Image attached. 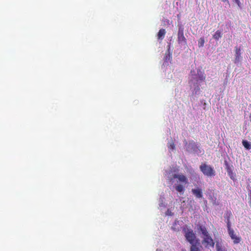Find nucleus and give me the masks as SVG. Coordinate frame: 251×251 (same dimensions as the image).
<instances>
[{
    "instance_id": "1",
    "label": "nucleus",
    "mask_w": 251,
    "mask_h": 251,
    "mask_svg": "<svg viewBox=\"0 0 251 251\" xmlns=\"http://www.w3.org/2000/svg\"><path fill=\"white\" fill-rule=\"evenodd\" d=\"M173 176V178L178 179L177 181V182H179L182 183L176 185L175 189L178 192L183 194L185 191V185L188 183L187 178L182 174H174Z\"/></svg>"
},
{
    "instance_id": "2",
    "label": "nucleus",
    "mask_w": 251,
    "mask_h": 251,
    "mask_svg": "<svg viewBox=\"0 0 251 251\" xmlns=\"http://www.w3.org/2000/svg\"><path fill=\"white\" fill-rule=\"evenodd\" d=\"M185 147L188 151L194 152L197 153L201 152L200 147L193 140L190 141L188 143L186 140H184Z\"/></svg>"
},
{
    "instance_id": "3",
    "label": "nucleus",
    "mask_w": 251,
    "mask_h": 251,
    "mask_svg": "<svg viewBox=\"0 0 251 251\" xmlns=\"http://www.w3.org/2000/svg\"><path fill=\"white\" fill-rule=\"evenodd\" d=\"M201 171L204 175L212 177L215 176V171L213 168L206 164H202L200 167Z\"/></svg>"
},
{
    "instance_id": "4",
    "label": "nucleus",
    "mask_w": 251,
    "mask_h": 251,
    "mask_svg": "<svg viewBox=\"0 0 251 251\" xmlns=\"http://www.w3.org/2000/svg\"><path fill=\"white\" fill-rule=\"evenodd\" d=\"M177 42L179 44L187 45V40L184 35V27L182 25H178Z\"/></svg>"
},
{
    "instance_id": "5",
    "label": "nucleus",
    "mask_w": 251,
    "mask_h": 251,
    "mask_svg": "<svg viewBox=\"0 0 251 251\" xmlns=\"http://www.w3.org/2000/svg\"><path fill=\"white\" fill-rule=\"evenodd\" d=\"M202 243L204 245L205 247L206 248L208 247H214L215 243L213 241V240L210 236V235H208L207 236L203 237V239L202 241Z\"/></svg>"
},
{
    "instance_id": "6",
    "label": "nucleus",
    "mask_w": 251,
    "mask_h": 251,
    "mask_svg": "<svg viewBox=\"0 0 251 251\" xmlns=\"http://www.w3.org/2000/svg\"><path fill=\"white\" fill-rule=\"evenodd\" d=\"M228 234L230 238L233 240V243L235 244H238L241 240L240 237L237 236L235 233L234 230L231 228H228Z\"/></svg>"
},
{
    "instance_id": "7",
    "label": "nucleus",
    "mask_w": 251,
    "mask_h": 251,
    "mask_svg": "<svg viewBox=\"0 0 251 251\" xmlns=\"http://www.w3.org/2000/svg\"><path fill=\"white\" fill-rule=\"evenodd\" d=\"M185 238L188 242L190 244H193L196 238V236L193 230H188L185 233Z\"/></svg>"
},
{
    "instance_id": "8",
    "label": "nucleus",
    "mask_w": 251,
    "mask_h": 251,
    "mask_svg": "<svg viewBox=\"0 0 251 251\" xmlns=\"http://www.w3.org/2000/svg\"><path fill=\"white\" fill-rule=\"evenodd\" d=\"M205 79V76L204 75V73L201 71H198L197 75H194L193 77L192 80H194L196 82H198L199 81H203Z\"/></svg>"
},
{
    "instance_id": "9",
    "label": "nucleus",
    "mask_w": 251,
    "mask_h": 251,
    "mask_svg": "<svg viewBox=\"0 0 251 251\" xmlns=\"http://www.w3.org/2000/svg\"><path fill=\"white\" fill-rule=\"evenodd\" d=\"M225 163L226 166V169L228 176L231 179L234 180L235 175L233 173L231 167L228 164L227 161L225 160Z\"/></svg>"
},
{
    "instance_id": "10",
    "label": "nucleus",
    "mask_w": 251,
    "mask_h": 251,
    "mask_svg": "<svg viewBox=\"0 0 251 251\" xmlns=\"http://www.w3.org/2000/svg\"><path fill=\"white\" fill-rule=\"evenodd\" d=\"M232 216V213L230 211H227L225 214V219L226 222L227 224V227L228 228H231V223L230 222V218Z\"/></svg>"
},
{
    "instance_id": "11",
    "label": "nucleus",
    "mask_w": 251,
    "mask_h": 251,
    "mask_svg": "<svg viewBox=\"0 0 251 251\" xmlns=\"http://www.w3.org/2000/svg\"><path fill=\"white\" fill-rule=\"evenodd\" d=\"M235 63H238L240 61L241 59V49L236 47L235 48Z\"/></svg>"
},
{
    "instance_id": "12",
    "label": "nucleus",
    "mask_w": 251,
    "mask_h": 251,
    "mask_svg": "<svg viewBox=\"0 0 251 251\" xmlns=\"http://www.w3.org/2000/svg\"><path fill=\"white\" fill-rule=\"evenodd\" d=\"M192 192L197 198H201L202 197V192L201 189H192Z\"/></svg>"
},
{
    "instance_id": "13",
    "label": "nucleus",
    "mask_w": 251,
    "mask_h": 251,
    "mask_svg": "<svg viewBox=\"0 0 251 251\" xmlns=\"http://www.w3.org/2000/svg\"><path fill=\"white\" fill-rule=\"evenodd\" d=\"M166 34V30L165 29H160L157 35V37L158 40H163Z\"/></svg>"
},
{
    "instance_id": "14",
    "label": "nucleus",
    "mask_w": 251,
    "mask_h": 251,
    "mask_svg": "<svg viewBox=\"0 0 251 251\" xmlns=\"http://www.w3.org/2000/svg\"><path fill=\"white\" fill-rule=\"evenodd\" d=\"M199 229L201 231L203 237H205V236L210 235L208 232L207 230V229L206 228V227L205 226H201L199 227Z\"/></svg>"
},
{
    "instance_id": "15",
    "label": "nucleus",
    "mask_w": 251,
    "mask_h": 251,
    "mask_svg": "<svg viewBox=\"0 0 251 251\" xmlns=\"http://www.w3.org/2000/svg\"><path fill=\"white\" fill-rule=\"evenodd\" d=\"M222 32L220 30H218L213 35V38L216 40H219V39L222 37Z\"/></svg>"
},
{
    "instance_id": "16",
    "label": "nucleus",
    "mask_w": 251,
    "mask_h": 251,
    "mask_svg": "<svg viewBox=\"0 0 251 251\" xmlns=\"http://www.w3.org/2000/svg\"><path fill=\"white\" fill-rule=\"evenodd\" d=\"M242 144L244 148L247 150H250L251 149V143L250 142L243 140L242 141Z\"/></svg>"
},
{
    "instance_id": "17",
    "label": "nucleus",
    "mask_w": 251,
    "mask_h": 251,
    "mask_svg": "<svg viewBox=\"0 0 251 251\" xmlns=\"http://www.w3.org/2000/svg\"><path fill=\"white\" fill-rule=\"evenodd\" d=\"M168 148L170 150H174L175 149V145L173 140L169 142Z\"/></svg>"
},
{
    "instance_id": "18",
    "label": "nucleus",
    "mask_w": 251,
    "mask_h": 251,
    "mask_svg": "<svg viewBox=\"0 0 251 251\" xmlns=\"http://www.w3.org/2000/svg\"><path fill=\"white\" fill-rule=\"evenodd\" d=\"M204 39L203 38H201L198 41V46L199 47H202L204 46Z\"/></svg>"
},
{
    "instance_id": "19",
    "label": "nucleus",
    "mask_w": 251,
    "mask_h": 251,
    "mask_svg": "<svg viewBox=\"0 0 251 251\" xmlns=\"http://www.w3.org/2000/svg\"><path fill=\"white\" fill-rule=\"evenodd\" d=\"M190 251H201V250L196 245L193 244L191 247Z\"/></svg>"
},
{
    "instance_id": "20",
    "label": "nucleus",
    "mask_w": 251,
    "mask_h": 251,
    "mask_svg": "<svg viewBox=\"0 0 251 251\" xmlns=\"http://www.w3.org/2000/svg\"><path fill=\"white\" fill-rule=\"evenodd\" d=\"M233 2H235L238 6L241 8H242V4L240 2V0H232Z\"/></svg>"
},
{
    "instance_id": "21",
    "label": "nucleus",
    "mask_w": 251,
    "mask_h": 251,
    "mask_svg": "<svg viewBox=\"0 0 251 251\" xmlns=\"http://www.w3.org/2000/svg\"><path fill=\"white\" fill-rule=\"evenodd\" d=\"M223 2H228V0H222Z\"/></svg>"
}]
</instances>
